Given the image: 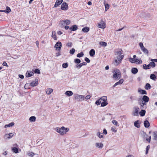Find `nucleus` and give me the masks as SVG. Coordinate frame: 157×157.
I'll use <instances>...</instances> for the list:
<instances>
[{
	"mask_svg": "<svg viewBox=\"0 0 157 157\" xmlns=\"http://www.w3.org/2000/svg\"><path fill=\"white\" fill-rule=\"evenodd\" d=\"M144 125L145 127L148 128L150 126V123L148 121H145L144 122Z\"/></svg>",
	"mask_w": 157,
	"mask_h": 157,
	"instance_id": "393cba45",
	"label": "nucleus"
},
{
	"mask_svg": "<svg viewBox=\"0 0 157 157\" xmlns=\"http://www.w3.org/2000/svg\"><path fill=\"white\" fill-rule=\"evenodd\" d=\"M108 104L107 101H105L101 103V106L102 107H104L106 105Z\"/></svg>",
	"mask_w": 157,
	"mask_h": 157,
	"instance_id": "8fccbe9b",
	"label": "nucleus"
},
{
	"mask_svg": "<svg viewBox=\"0 0 157 157\" xmlns=\"http://www.w3.org/2000/svg\"><path fill=\"white\" fill-rule=\"evenodd\" d=\"M90 29L89 27H85L82 29V31L84 33H87L89 31Z\"/></svg>",
	"mask_w": 157,
	"mask_h": 157,
	"instance_id": "7c9ffc66",
	"label": "nucleus"
},
{
	"mask_svg": "<svg viewBox=\"0 0 157 157\" xmlns=\"http://www.w3.org/2000/svg\"><path fill=\"white\" fill-rule=\"evenodd\" d=\"M105 11H106L108 9L109 7V5L108 4H105Z\"/></svg>",
	"mask_w": 157,
	"mask_h": 157,
	"instance_id": "603ef678",
	"label": "nucleus"
},
{
	"mask_svg": "<svg viewBox=\"0 0 157 157\" xmlns=\"http://www.w3.org/2000/svg\"><path fill=\"white\" fill-rule=\"evenodd\" d=\"M27 155L29 156L33 157V156L35 154L34 153L32 152H28V153H27Z\"/></svg>",
	"mask_w": 157,
	"mask_h": 157,
	"instance_id": "37998d69",
	"label": "nucleus"
},
{
	"mask_svg": "<svg viewBox=\"0 0 157 157\" xmlns=\"http://www.w3.org/2000/svg\"><path fill=\"white\" fill-rule=\"evenodd\" d=\"M60 23L61 25V27L62 28L66 25H69L71 23V21L68 19L63 20L61 21Z\"/></svg>",
	"mask_w": 157,
	"mask_h": 157,
	"instance_id": "20e7f679",
	"label": "nucleus"
},
{
	"mask_svg": "<svg viewBox=\"0 0 157 157\" xmlns=\"http://www.w3.org/2000/svg\"><path fill=\"white\" fill-rule=\"evenodd\" d=\"M97 136L99 138H102L103 137V134L102 133L100 132H98L97 133Z\"/></svg>",
	"mask_w": 157,
	"mask_h": 157,
	"instance_id": "c85d7f7f",
	"label": "nucleus"
},
{
	"mask_svg": "<svg viewBox=\"0 0 157 157\" xmlns=\"http://www.w3.org/2000/svg\"><path fill=\"white\" fill-rule=\"evenodd\" d=\"M63 1V0H57L54 5V7H56L60 5Z\"/></svg>",
	"mask_w": 157,
	"mask_h": 157,
	"instance_id": "a211bd4d",
	"label": "nucleus"
},
{
	"mask_svg": "<svg viewBox=\"0 0 157 157\" xmlns=\"http://www.w3.org/2000/svg\"><path fill=\"white\" fill-rule=\"evenodd\" d=\"M113 78L115 80H118L121 77V74L120 71L118 69H115L113 71Z\"/></svg>",
	"mask_w": 157,
	"mask_h": 157,
	"instance_id": "f03ea898",
	"label": "nucleus"
},
{
	"mask_svg": "<svg viewBox=\"0 0 157 157\" xmlns=\"http://www.w3.org/2000/svg\"><path fill=\"white\" fill-rule=\"evenodd\" d=\"M62 43L60 42H57L55 45V48H56V50L58 51H60L62 47Z\"/></svg>",
	"mask_w": 157,
	"mask_h": 157,
	"instance_id": "0eeeda50",
	"label": "nucleus"
},
{
	"mask_svg": "<svg viewBox=\"0 0 157 157\" xmlns=\"http://www.w3.org/2000/svg\"><path fill=\"white\" fill-rule=\"evenodd\" d=\"M124 82V80L122 78L120 79L118 82L115 83L113 86V87H115L117 85L121 84Z\"/></svg>",
	"mask_w": 157,
	"mask_h": 157,
	"instance_id": "4468645a",
	"label": "nucleus"
},
{
	"mask_svg": "<svg viewBox=\"0 0 157 157\" xmlns=\"http://www.w3.org/2000/svg\"><path fill=\"white\" fill-rule=\"evenodd\" d=\"M66 46L70 47H71L72 46V44L71 42H68Z\"/></svg>",
	"mask_w": 157,
	"mask_h": 157,
	"instance_id": "13d9d810",
	"label": "nucleus"
},
{
	"mask_svg": "<svg viewBox=\"0 0 157 157\" xmlns=\"http://www.w3.org/2000/svg\"><path fill=\"white\" fill-rule=\"evenodd\" d=\"M149 65L150 67L151 66L152 67H154L155 66V63L153 61H152V62H151L150 63Z\"/></svg>",
	"mask_w": 157,
	"mask_h": 157,
	"instance_id": "49530a36",
	"label": "nucleus"
},
{
	"mask_svg": "<svg viewBox=\"0 0 157 157\" xmlns=\"http://www.w3.org/2000/svg\"><path fill=\"white\" fill-rule=\"evenodd\" d=\"M138 92L143 94H147L146 91L144 90L138 89Z\"/></svg>",
	"mask_w": 157,
	"mask_h": 157,
	"instance_id": "a878e982",
	"label": "nucleus"
},
{
	"mask_svg": "<svg viewBox=\"0 0 157 157\" xmlns=\"http://www.w3.org/2000/svg\"><path fill=\"white\" fill-rule=\"evenodd\" d=\"M128 60L129 61L132 63H136V61H135V59H134V58H129Z\"/></svg>",
	"mask_w": 157,
	"mask_h": 157,
	"instance_id": "e433bc0d",
	"label": "nucleus"
},
{
	"mask_svg": "<svg viewBox=\"0 0 157 157\" xmlns=\"http://www.w3.org/2000/svg\"><path fill=\"white\" fill-rule=\"evenodd\" d=\"M74 62L76 63L79 64L81 62V60L79 59H74Z\"/></svg>",
	"mask_w": 157,
	"mask_h": 157,
	"instance_id": "c03bdc74",
	"label": "nucleus"
},
{
	"mask_svg": "<svg viewBox=\"0 0 157 157\" xmlns=\"http://www.w3.org/2000/svg\"><path fill=\"white\" fill-rule=\"evenodd\" d=\"M85 60L87 63H89L90 62V60L87 57L85 58Z\"/></svg>",
	"mask_w": 157,
	"mask_h": 157,
	"instance_id": "e2e57ef3",
	"label": "nucleus"
},
{
	"mask_svg": "<svg viewBox=\"0 0 157 157\" xmlns=\"http://www.w3.org/2000/svg\"><path fill=\"white\" fill-rule=\"evenodd\" d=\"M103 133L105 135H106L107 133V132L106 129H104L103 130Z\"/></svg>",
	"mask_w": 157,
	"mask_h": 157,
	"instance_id": "774afa93",
	"label": "nucleus"
},
{
	"mask_svg": "<svg viewBox=\"0 0 157 157\" xmlns=\"http://www.w3.org/2000/svg\"><path fill=\"white\" fill-rule=\"evenodd\" d=\"M99 44L101 46L105 47L107 46V43L105 42L102 41L99 43Z\"/></svg>",
	"mask_w": 157,
	"mask_h": 157,
	"instance_id": "ea45409f",
	"label": "nucleus"
},
{
	"mask_svg": "<svg viewBox=\"0 0 157 157\" xmlns=\"http://www.w3.org/2000/svg\"><path fill=\"white\" fill-rule=\"evenodd\" d=\"M97 26L98 28L104 29L106 27V23L102 20Z\"/></svg>",
	"mask_w": 157,
	"mask_h": 157,
	"instance_id": "423d86ee",
	"label": "nucleus"
},
{
	"mask_svg": "<svg viewBox=\"0 0 157 157\" xmlns=\"http://www.w3.org/2000/svg\"><path fill=\"white\" fill-rule=\"evenodd\" d=\"M139 104L140 105V109H142L144 108V106L145 105H146V104L141 100L139 102Z\"/></svg>",
	"mask_w": 157,
	"mask_h": 157,
	"instance_id": "aec40b11",
	"label": "nucleus"
},
{
	"mask_svg": "<svg viewBox=\"0 0 157 157\" xmlns=\"http://www.w3.org/2000/svg\"><path fill=\"white\" fill-rule=\"evenodd\" d=\"M95 147L98 149H101L104 146L103 144L101 142H96L95 143Z\"/></svg>",
	"mask_w": 157,
	"mask_h": 157,
	"instance_id": "6e6552de",
	"label": "nucleus"
},
{
	"mask_svg": "<svg viewBox=\"0 0 157 157\" xmlns=\"http://www.w3.org/2000/svg\"><path fill=\"white\" fill-rule=\"evenodd\" d=\"M30 86V84L28 83L25 84L24 86V88L26 89H28L29 88V86Z\"/></svg>",
	"mask_w": 157,
	"mask_h": 157,
	"instance_id": "864d4df0",
	"label": "nucleus"
},
{
	"mask_svg": "<svg viewBox=\"0 0 157 157\" xmlns=\"http://www.w3.org/2000/svg\"><path fill=\"white\" fill-rule=\"evenodd\" d=\"M14 134V132L10 133L9 134H6L5 135L4 137H6V138L9 139L12 138Z\"/></svg>",
	"mask_w": 157,
	"mask_h": 157,
	"instance_id": "ddd939ff",
	"label": "nucleus"
},
{
	"mask_svg": "<svg viewBox=\"0 0 157 157\" xmlns=\"http://www.w3.org/2000/svg\"><path fill=\"white\" fill-rule=\"evenodd\" d=\"M153 136L154 139L157 140V132H153Z\"/></svg>",
	"mask_w": 157,
	"mask_h": 157,
	"instance_id": "a18cd8bd",
	"label": "nucleus"
},
{
	"mask_svg": "<svg viewBox=\"0 0 157 157\" xmlns=\"http://www.w3.org/2000/svg\"><path fill=\"white\" fill-rule=\"evenodd\" d=\"M101 103V101L100 99L97 100L95 102V104L97 105H100Z\"/></svg>",
	"mask_w": 157,
	"mask_h": 157,
	"instance_id": "bf43d9fd",
	"label": "nucleus"
},
{
	"mask_svg": "<svg viewBox=\"0 0 157 157\" xmlns=\"http://www.w3.org/2000/svg\"><path fill=\"white\" fill-rule=\"evenodd\" d=\"M122 50L121 49H119L117 51H116L115 52V55L117 56H119L122 54Z\"/></svg>",
	"mask_w": 157,
	"mask_h": 157,
	"instance_id": "f3484780",
	"label": "nucleus"
},
{
	"mask_svg": "<svg viewBox=\"0 0 157 157\" xmlns=\"http://www.w3.org/2000/svg\"><path fill=\"white\" fill-rule=\"evenodd\" d=\"M75 52V50L74 48H72L70 50V53L71 55H73Z\"/></svg>",
	"mask_w": 157,
	"mask_h": 157,
	"instance_id": "3c124183",
	"label": "nucleus"
},
{
	"mask_svg": "<svg viewBox=\"0 0 157 157\" xmlns=\"http://www.w3.org/2000/svg\"><path fill=\"white\" fill-rule=\"evenodd\" d=\"M140 121L139 120H137L134 122V125L135 127L137 128H139L140 127Z\"/></svg>",
	"mask_w": 157,
	"mask_h": 157,
	"instance_id": "dca6fc26",
	"label": "nucleus"
},
{
	"mask_svg": "<svg viewBox=\"0 0 157 157\" xmlns=\"http://www.w3.org/2000/svg\"><path fill=\"white\" fill-rule=\"evenodd\" d=\"M74 97L75 100L79 101H82L84 100L85 99V97L84 96L77 94L74 95Z\"/></svg>",
	"mask_w": 157,
	"mask_h": 157,
	"instance_id": "39448f33",
	"label": "nucleus"
},
{
	"mask_svg": "<svg viewBox=\"0 0 157 157\" xmlns=\"http://www.w3.org/2000/svg\"><path fill=\"white\" fill-rule=\"evenodd\" d=\"M52 36L54 40H57V37L56 35V32L55 31H52Z\"/></svg>",
	"mask_w": 157,
	"mask_h": 157,
	"instance_id": "bb28decb",
	"label": "nucleus"
},
{
	"mask_svg": "<svg viewBox=\"0 0 157 157\" xmlns=\"http://www.w3.org/2000/svg\"><path fill=\"white\" fill-rule=\"evenodd\" d=\"M65 94L66 95L71 96L73 95V93L71 91H67L65 92Z\"/></svg>",
	"mask_w": 157,
	"mask_h": 157,
	"instance_id": "b1692460",
	"label": "nucleus"
},
{
	"mask_svg": "<svg viewBox=\"0 0 157 157\" xmlns=\"http://www.w3.org/2000/svg\"><path fill=\"white\" fill-rule=\"evenodd\" d=\"M135 61L138 64H141L142 63V61L140 59H135Z\"/></svg>",
	"mask_w": 157,
	"mask_h": 157,
	"instance_id": "2f4dec72",
	"label": "nucleus"
},
{
	"mask_svg": "<svg viewBox=\"0 0 157 157\" xmlns=\"http://www.w3.org/2000/svg\"><path fill=\"white\" fill-rule=\"evenodd\" d=\"M61 9L63 10H67L68 9V5L66 2L63 3L61 5Z\"/></svg>",
	"mask_w": 157,
	"mask_h": 157,
	"instance_id": "1a4fd4ad",
	"label": "nucleus"
},
{
	"mask_svg": "<svg viewBox=\"0 0 157 157\" xmlns=\"http://www.w3.org/2000/svg\"><path fill=\"white\" fill-rule=\"evenodd\" d=\"M112 122L115 125L117 126H119V125H118V122L116 120H113L112 121Z\"/></svg>",
	"mask_w": 157,
	"mask_h": 157,
	"instance_id": "5fc2aeb1",
	"label": "nucleus"
},
{
	"mask_svg": "<svg viewBox=\"0 0 157 157\" xmlns=\"http://www.w3.org/2000/svg\"><path fill=\"white\" fill-rule=\"evenodd\" d=\"M151 88L150 85L149 83H147L145 86V88L146 90H148Z\"/></svg>",
	"mask_w": 157,
	"mask_h": 157,
	"instance_id": "a19ab883",
	"label": "nucleus"
},
{
	"mask_svg": "<svg viewBox=\"0 0 157 157\" xmlns=\"http://www.w3.org/2000/svg\"><path fill=\"white\" fill-rule=\"evenodd\" d=\"M143 68L144 69H146V70L147 69H149L151 68V67H150L149 64L147 65L146 64H144L143 65Z\"/></svg>",
	"mask_w": 157,
	"mask_h": 157,
	"instance_id": "72a5a7b5",
	"label": "nucleus"
},
{
	"mask_svg": "<svg viewBox=\"0 0 157 157\" xmlns=\"http://www.w3.org/2000/svg\"><path fill=\"white\" fill-rule=\"evenodd\" d=\"M139 45L141 48V49L142 48H143L144 47L143 46V44L142 43H139Z\"/></svg>",
	"mask_w": 157,
	"mask_h": 157,
	"instance_id": "0e129e2a",
	"label": "nucleus"
},
{
	"mask_svg": "<svg viewBox=\"0 0 157 157\" xmlns=\"http://www.w3.org/2000/svg\"><path fill=\"white\" fill-rule=\"evenodd\" d=\"M90 97H91L90 96V95H87L86 97L85 98L86 99L88 100V99H90Z\"/></svg>",
	"mask_w": 157,
	"mask_h": 157,
	"instance_id": "69168bd1",
	"label": "nucleus"
},
{
	"mask_svg": "<svg viewBox=\"0 0 157 157\" xmlns=\"http://www.w3.org/2000/svg\"><path fill=\"white\" fill-rule=\"evenodd\" d=\"M150 78L152 80H155L156 78V76L155 75L153 74H151L150 76Z\"/></svg>",
	"mask_w": 157,
	"mask_h": 157,
	"instance_id": "09e8293b",
	"label": "nucleus"
},
{
	"mask_svg": "<svg viewBox=\"0 0 157 157\" xmlns=\"http://www.w3.org/2000/svg\"><path fill=\"white\" fill-rule=\"evenodd\" d=\"M78 29V26L76 25H74L69 28V29L71 31L76 30Z\"/></svg>",
	"mask_w": 157,
	"mask_h": 157,
	"instance_id": "6ab92c4d",
	"label": "nucleus"
},
{
	"mask_svg": "<svg viewBox=\"0 0 157 157\" xmlns=\"http://www.w3.org/2000/svg\"><path fill=\"white\" fill-rule=\"evenodd\" d=\"M111 130L114 132H116L117 131L116 130V129L115 127H112L111 128Z\"/></svg>",
	"mask_w": 157,
	"mask_h": 157,
	"instance_id": "680f3d73",
	"label": "nucleus"
},
{
	"mask_svg": "<svg viewBox=\"0 0 157 157\" xmlns=\"http://www.w3.org/2000/svg\"><path fill=\"white\" fill-rule=\"evenodd\" d=\"M121 119H126L127 118V117L125 115L121 116Z\"/></svg>",
	"mask_w": 157,
	"mask_h": 157,
	"instance_id": "338daca9",
	"label": "nucleus"
},
{
	"mask_svg": "<svg viewBox=\"0 0 157 157\" xmlns=\"http://www.w3.org/2000/svg\"><path fill=\"white\" fill-rule=\"evenodd\" d=\"M12 150L13 151V152L15 153H17L18 152V149L15 147H13L12 148Z\"/></svg>",
	"mask_w": 157,
	"mask_h": 157,
	"instance_id": "58836bf2",
	"label": "nucleus"
},
{
	"mask_svg": "<svg viewBox=\"0 0 157 157\" xmlns=\"http://www.w3.org/2000/svg\"><path fill=\"white\" fill-rule=\"evenodd\" d=\"M142 51L145 53L148 54V50L144 47L141 49Z\"/></svg>",
	"mask_w": 157,
	"mask_h": 157,
	"instance_id": "4c0bfd02",
	"label": "nucleus"
},
{
	"mask_svg": "<svg viewBox=\"0 0 157 157\" xmlns=\"http://www.w3.org/2000/svg\"><path fill=\"white\" fill-rule=\"evenodd\" d=\"M4 11H5V13H9L11 11V10L9 7L7 6L6 9L4 10Z\"/></svg>",
	"mask_w": 157,
	"mask_h": 157,
	"instance_id": "79ce46f5",
	"label": "nucleus"
},
{
	"mask_svg": "<svg viewBox=\"0 0 157 157\" xmlns=\"http://www.w3.org/2000/svg\"><path fill=\"white\" fill-rule=\"evenodd\" d=\"M132 73L133 74H136L138 72V69L136 68H133L132 69Z\"/></svg>",
	"mask_w": 157,
	"mask_h": 157,
	"instance_id": "c756f323",
	"label": "nucleus"
},
{
	"mask_svg": "<svg viewBox=\"0 0 157 157\" xmlns=\"http://www.w3.org/2000/svg\"><path fill=\"white\" fill-rule=\"evenodd\" d=\"M149 98L146 95H144L142 98L141 101L146 104L149 101Z\"/></svg>",
	"mask_w": 157,
	"mask_h": 157,
	"instance_id": "f8f14e48",
	"label": "nucleus"
},
{
	"mask_svg": "<svg viewBox=\"0 0 157 157\" xmlns=\"http://www.w3.org/2000/svg\"><path fill=\"white\" fill-rule=\"evenodd\" d=\"M100 101H101V103H102V102H105V101H107V97L106 96H103L100 99Z\"/></svg>",
	"mask_w": 157,
	"mask_h": 157,
	"instance_id": "4be33fe9",
	"label": "nucleus"
},
{
	"mask_svg": "<svg viewBox=\"0 0 157 157\" xmlns=\"http://www.w3.org/2000/svg\"><path fill=\"white\" fill-rule=\"evenodd\" d=\"M34 72L36 73L40 74V71L38 69H36L35 70Z\"/></svg>",
	"mask_w": 157,
	"mask_h": 157,
	"instance_id": "052dcab7",
	"label": "nucleus"
},
{
	"mask_svg": "<svg viewBox=\"0 0 157 157\" xmlns=\"http://www.w3.org/2000/svg\"><path fill=\"white\" fill-rule=\"evenodd\" d=\"M68 64L67 63H64L62 65V67L64 68H66L68 67Z\"/></svg>",
	"mask_w": 157,
	"mask_h": 157,
	"instance_id": "6e6d98bb",
	"label": "nucleus"
},
{
	"mask_svg": "<svg viewBox=\"0 0 157 157\" xmlns=\"http://www.w3.org/2000/svg\"><path fill=\"white\" fill-rule=\"evenodd\" d=\"M84 54L83 52H81L80 53H78L77 55V56L78 57H81L84 56Z\"/></svg>",
	"mask_w": 157,
	"mask_h": 157,
	"instance_id": "de8ad7c7",
	"label": "nucleus"
},
{
	"mask_svg": "<svg viewBox=\"0 0 157 157\" xmlns=\"http://www.w3.org/2000/svg\"><path fill=\"white\" fill-rule=\"evenodd\" d=\"M14 125V123L13 122H12L8 124H6L5 125L4 127L6 128L8 127H12Z\"/></svg>",
	"mask_w": 157,
	"mask_h": 157,
	"instance_id": "cd10ccee",
	"label": "nucleus"
},
{
	"mask_svg": "<svg viewBox=\"0 0 157 157\" xmlns=\"http://www.w3.org/2000/svg\"><path fill=\"white\" fill-rule=\"evenodd\" d=\"M124 57V55H121L119 56H117L114 60L113 63L116 66L118 65L121 62L122 59Z\"/></svg>",
	"mask_w": 157,
	"mask_h": 157,
	"instance_id": "7ed1b4c3",
	"label": "nucleus"
},
{
	"mask_svg": "<svg viewBox=\"0 0 157 157\" xmlns=\"http://www.w3.org/2000/svg\"><path fill=\"white\" fill-rule=\"evenodd\" d=\"M87 63L85 62H84L81 63H80L79 64H77L76 65V68L78 69H80L82 66L86 65Z\"/></svg>",
	"mask_w": 157,
	"mask_h": 157,
	"instance_id": "2eb2a0df",
	"label": "nucleus"
},
{
	"mask_svg": "<svg viewBox=\"0 0 157 157\" xmlns=\"http://www.w3.org/2000/svg\"><path fill=\"white\" fill-rule=\"evenodd\" d=\"M89 54L90 56L91 57H93L94 56L95 54V51L94 49H91L90 52Z\"/></svg>",
	"mask_w": 157,
	"mask_h": 157,
	"instance_id": "5701e85b",
	"label": "nucleus"
},
{
	"mask_svg": "<svg viewBox=\"0 0 157 157\" xmlns=\"http://www.w3.org/2000/svg\"><path fill=\"white\" fill-rule=\"evenodd\" d=\"M38 79L37 78H36L34 81L30 83V85L32 86H35L38 85Z\"/></svg>",
	"mask_w": 157,
	"mask_h": 157,
	"instance_id": "9d476101",
	"label": "nucleus"
},
{
	"mask_svg": "<svg viewBox=\"0 0 157 157\" xmlns=\"http://www.w3.org/2000/svg\"><path fill=\"white\" fill-rule=\"evenodd\" d=\"M53 91V89L52 88H48L46 90V92L47 94H50Z\"/></svg>",
	"mask_w": 157,
	"mask_h": 157,
	"instance_id": "412c9836",
	"label": "nucleus"
},
{
	"mask_svg": "<svg viewBox=\"0 0 157 157\" xmlns=\"http://www.w3.org/2000/svg\"><path fill=\"white\" fill-rule=\"evenodd\" d=\"M146 111L144 110H142L140 112L139 114L141 116H143L145 115Z\"/></svg>",
	"mask_w": 157,
	"mask_h": 157,
	"instance_id": "473e14b6",
	"label": "nucleus"
},
{
	"mask_svg": "<svg viewBox=\"0 0 157 157\" xmlns=\"http://www.w3.org/2000/svg\"><path fill=\"white\" fill-rule=\"evenodd\" d=\"M36 118L35 116H32L29 118V120L31 122H34L36 121Z\"/></svg>",
	"mask_w": 157,
	"mask_h": 157,
	"instance_id": "c9c22d12",
	"label": "nucleus"
},
{
	"mask_svg": "<svg viewBox=\"0 0 157 157\" xmlns=\"http://www.w3.org/2000/svg\"><path fill=\"white\" fill-rule=\"evenodd\" d=\"M33 72H30L28 73H26V76L27 77H30L33 75Z\"/></svg>",
	"mask_w": 157,
	"mask_h": 157,
	"instance_id": "f704fd0d",
	"label": "nucleus"
},
{
	"mask_svg": "<svg viewBox=\"0 0 157 157\" xmlns=\"http://www.w3.org/2000/svg\"><path fill=\"white\" fill-rule=\"evenodd\" d=\"M69 130L68 128H65L64 126H62L61 128L57 127L55 128L56 131L61 135L66 134L69 131Z\"/></svg>",
	"mask_w": 157,
	"mask_h": 157,
	"instance_id": "f257e3e1",
	"label": "nucleus"
},
{
	"mask_svg": "<svg viewBox=\"0 0 157 157\" xmlns=\"http://www.w3.org/2000/svg\"><path fill=\"white\" fill-rule=\"evenodd\" d=\"M150 148V146L149 145H148L147 146L146 148V154H147L148 153V151L149 150V149Z\"/></svg>",
	"mask_w": 157,
	"mask_h": 157,
	"instance_id": "4d7b16f0",
	"label": "nucleus"
},
{
	"mask_svg": "<svg viewBox=\"0 0 157 157\" xmlns=\"http://www.w3.org/2000/svg\"><path fill=\"white\" fill-rule=\"evenodd\" d=\"M134 110L133 112V115L134 116H137L138 114V112L140 110L139 108L137 107L134 108Z\"/></svg>",
	"mask_w": 157,
	"mask_h": 157,
	"instance_id": "9b49d317",
	"label": "nucleus"
}]
</instances>
